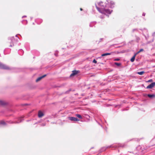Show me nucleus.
<instances>
[{"mask_svg": "<svg viewBox=\"0 0 155 155\" xmlns=\"http://www.w3.org/2000/svg\"><path fill=\"white\" fill-rule=\"evenodd\" d=\"M115 61H119L120 60V59L119 58H116L114 59Z\"/></svg>", "mask_w": 155, "mask_h": 155, "instance_id": "20", "label": "nucleus"}, {"mask_svg": "<svg viewBox=\"0 0 155 155\" xmlns=\"http://www.w3.org/2000/svg\"><path fill=\"white\" fill-rule=\"evenodd\" d=\"M68 119L71 121H79V119L77 118L73 117H69Z\"/></svg>", "mask_w": 155, "mask_h": 155, "instance_id": "3", "label": "nucleus"}, {"mask_svg": "<svg viewBox=\"0 0 155 155\" xmlns=\"http://www.w3.org/2000/svg\"><path fill=\"white\" fill-rule=\"evenodd\" d=\"M5 104V103L2 101H1V100H0V105H4Z\"/></svg>", "mask_w": 155, "mask_h": 155, "instance_id": "12", "label": "nucleus"}, {"mask_svg": "<svg viewBox=\"0 0 155 155\" xmlns=\"http://www.w3.org/2000/svg\"><path fill=\"white\" fill-rule=\"evenodd\" d=\"M0 123L1 124H4V125L5 124V123L4 121H1Z\"/></svg>", "mask_w": 155, "mask_h": 155, "instance_id": "18", "label": "nucleus"}, {"mask_svg": "<svg viewBox=\"0 0 155 155\" xmlns=\"http://www.w3.org/2000/svg\"><path fill=\"white\" fill-rule=\"evenodd\" d=\"M147 96H148L149 97H150V98H151V97H155V95H154V94H148Z\"/></svg>", "mask_w": 155, "mask_h": 155, "instance_id": "13", "label": "nucleus"}, {"mask_svg": "<svg viewBox=\"0 0 155 155\" xmlns=\"http://www.w3.org/2000/svg\"><path fill=\"white\" fill-rule=\"evenodd\" d=\"M111 54V53H106L104 54H103L101 55L102 56H107L108 55H110Z\"/></svg>", "mask_w": 155, "mask_h": 155, "instance_id": "11", "label": "nucleus"}, {"mask_svg": "<svg viewBox=\"0 0 155 155\" xmlns=\"http://www.w3.org/2000/svg\"><path fill=\"white\" fill-rule=\"evenodd\" d=\"M137 54H134V55L133 56V57L131 58L130 59V61L132 62H133L134 61L135 58Z\"/></svg>", "mask_w": 155, "mask_h": 155, "instance_id": "10", "label": "nucleus"}, {"mask_svg": "<svg viewBox=\"0 0 155 155\" xmlns=\"http://www.w3.org/2000/svg\"><path fill=\"white\" fill-rule=\"evenodd\" d=\"M114 4V3H113V4H112V5Z\"/></svg>", "mask_w": 155, "mask_h": 155, "instance_id": "24", "label": "nucleus"}, {"mask_svg": "<svg viewBox=\"0 0 155 155\" xmlns=\"http://www.w3.org/2000/svg\"><path fill=\"white\" fill-rule=\"evenodd\" d=\"M0 68L6 69H9L8 67L1 63H0Z\"/></svg>", "mask_w": 155, "mask_h": 155, "instance_id": "4", "label": "nucleus"}, {"mask_svg": "<svg viewBox=\"0 0 155 155\" xmlns=\"http://www.w3.org/2000/svg\"><path fill=\"white\" fill-rule=\"evenodd\" d=\"M144 73V72L143 71H142L141 72H139L137 73V74L139 75H142Z\"/></svg>", "mask_w": 155, "mask_h": 155, "instance_id": "14", "label": "nucleus"}, {"mask_svg": "<svg viewBox=\"0 0 155 155\" xmlns=\"http://www.w3.org/2000/svg\"><path fill=\"white\" fill-rule=\"evenodd\" d=\"M114 64L115 65H117V66H120L121 64L120 63H117V62H115Z\"/></svg>", "mask_w": 155, "mask_h": 155, "instance_id": "17", "label": "nucleus"}, {"mask_svg": "<svg viewBox=\"0 0 155 155\" xmlns=\"http://www.w3.org/2000/svg\"><path fill=\"white\" fill-rule=\"evenodd\" d=\"M15 40L14 37H12L9 38L7 41V44L9 47H12L14 46Z\"/></svg>", "mask_w": 155, "mask_h": 155, "instance_id": "2", "label": "nucleus"}, {"mask_svg": "<svg viewBox=\"0 0 155 155\" xmlns=\"http://www.w3.org/2000/svg\"><path fill=\"white\" fill-rule=\"evenodd\" d=\"M143 51V49H140V50L139 51H138L136 54L137 55V54H138L141 52Z\"/></svg>", "mask_w": 155, "mask_h": 155, "instance_id": "15", "label": "nucleus"}, {"mask_svg": "<svg viewBox=\"0 0 155 155\" xmlns=\"http://www.w3.org/2000/svg\"><path fill=\"white\" fill-rule=\"evenodd\" d=\"M76 116L77 117L81 119L82 118L80 114H77L76 115Z\"/></svg>", "mask_w": 155, "mask_h": 155, "instance_id": "16", "label": "nucleus"}, {"mask_svg": "<svg viewBox=\"0 0 155 155\" xmlns=\"http://www.w3.org/2000/svg\"><path fill=\"white\" fill-rule=\"evenodd\" d=\"M80 10L81 11H82L83 10V9L82 8H80Z\"/></svg>", "mask_w": 155, "mask_h": 155, "instance_id": "23", "label": "nucleus"}, {"mask_svg": "<svg viewBox=\"0 0 155 155\" xmlns=\"http://www.w3.org/2000/svg\"><path fill=\"white\" fill-rule=\"evenodd\" d=\"M78 73V71H72V73L70 75V77L73 76L76 74Z\"/></svg>", "mask_w": 155, "mask_h": 155, "instance_id": "8", "label": "nucleus"}, {"mask_svg": "<svg viewBox=\"0 0 155 155\" xmlns=\"http://www.w3.org/2000/svg\"><path fill=\"white\" fill-rule=\"evenodd\" d=\"M46 76V74L44 75H43L42 76L38 77V78H37L36 80V82H38V81H40L41 80L42 78H44Z\"/></svg>", "mask_w": 155, "mask_h": 155, "instance_id": "6", "label": "nucleus"}, {"mask_svg": "<svg viewBox=\"0 0 155 155\" xmlns=\"http://www.w3.org/2000/svg\"><path fill=\"white\" fill-rule=\"evenodd\" d=\"M44 114L41 111H38V116L39 117H41L43 116H44Z\"/></svg>", "mask_w": 155, "mask_h": 155, "instance_id": "7", "label": "nucleus"}, {"mask_svg": "<svg viewBox=\"0 0 155 155\" xmlns=\"http://www.w3.org/2000/svg\"><path fill=\"white\" fill-rule=\"evenodd\" d=\"M45 124H42V126H45Z\"/></svg>", "mask_w": 155, "mask_h": 155, "instance_id": "22", "label": "nucleus"}, {"mask_svg": "<svg viewBox=\"0 0 155 155\" xmlns=\"http://www.w3.org/2000/svg\"><path fill=\"white\" fill-rule=\"evenodd\" d=\"M93 62L94 63H97V61L95 59L93 60Z\"/></svg>", "mask_w": 155, "mask_h": 155, "instance_id": "19", "label": "nucleus"}, {"mask_svg": "<svg viewBox=\"0 0 155 155\" xmlns=\"http://www.w3.org/2000/svg\"><path fill=\"white\" fill-rule=\"evenodd\" d=\"M96 7L97 10L101 13L106 14H110L112 12V11L108 9L102 8H99L98 7L97 5L96 4Z\"/></svg>", "mask_w": 155, "mask_h": 155, "instance_id": "1", "label": "nucleus"}, {"mask_svg": "<svg viewBox=\"0 0 155 155\" xmlns=\"http://www.w3.org/2000/svg\"><path fill=\"white\" fill-rule=\"evenodd\" d=\"M97 4L98 5L101 7H104L105 5L103 4V2H100L98 3H97Z\"/></svg>", "mask_w": 155, "mask_h": 155, "instance_id": "9", "label": "nucleus"}, {"mask_svg": "<svg viewBox=\"0 0 155 155\" xmlns=\"http://www.w3.org/2000/svg\"><path fill=\"white\" fill-rule=\"evenodd\" d=\"M154 86H155V82H153L151 83L150 84L148 85L147 87V88L149 89L153 87Z\"/></svg>", "mask_w": 155, "mask_h": 155, "instance_id": "5", "label": "nucleus"}, {"mask_svg": "<svg viewBox=\"0 0 155 155\" xmlns=\"http://www.w3.org/2000/svg\"><path fill=\"white\" fill-rule=\"evenodd\" d=\"M153 81V80L152 79H150L148 80L147 82H152Z\"/></svg>", "mask_w": 155, "mask_h": 155, "instance_id": "21", "label": "nucleus"}]
</instances>
